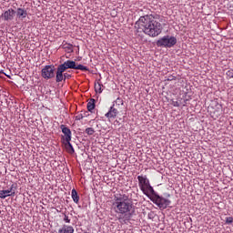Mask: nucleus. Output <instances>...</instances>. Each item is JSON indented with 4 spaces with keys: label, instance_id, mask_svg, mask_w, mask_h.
Segmentation results:
<instances>
[{
    "label": "nucleus",
    "instance_id": "obj_1",
    "mask_svg": "<svg viewBox=\"0 0 233 233\" xmlns=\"http://www.w3.org/2000/svg\"><path fill=\"white\" fill-rule=\"evenodd\" d=\"M112 210L116 213L122 221H130L136 212L134 203L127 194H116L113 199Z\"/></svg>",
    "mask_w": 233,
    "mask_h": 233
},
{
    "label": "nucleus",
    "instance_id": "obj_2",
    "mask_svg": "<svg viewBox=\"0 0 233 233\" xmlns=\"http://www.w3.org/2000/svg\"><path fill=\"white\" fill-rule=\"evenodd\" d=\"M135 28H137V32H144L149 37H157L163 30L161 23L157 22L153 15L140 16L135 24Z\"/></svg>",
    "mask_w": 233,
    "mask_h": 233
},
{
    "label": "nucleus",
    "instance_id": "obj_3",
    "mask_svg": "<svg viewBox=\"0 0 233 233\" xmlns=\"http://www.w3.org/2000/svg\"><path fill=\"white\" fill-rule=\"evenodd\" d=\"M69 68L72 70H81L82 72H88L89 70L87 66L81 64L77 65L76 61L66 60L63 64L59 65L56 68V83H61V81H63V74H65V72H66V70H68Z\"/></svg>",
    "mask_w": 233,
    "mask_h": 233
},
{
    "label": "nucleus",
    "instance_id": "obj_4",
    "mask_svg": "<svg viewBox=\"0 0 233 233\" xmlns=\"http://www.w3.org/2000/svg\"><path fill=\"white\" fill-rule=\"evenodd\" d=\"M138 179V187L140 190L147 196L150 198V194H156L154 187L150 185V180L147 177V175H140L137 177Z\"/></svg>",
    "mask_w": 233,
    "mask_h": 233
},
{
    "label": "nucleus",
    "instance_id": "obj_5",
    "mask_svg": "<svg viewBox=\"0 0 233 233\" xmlns=\"http://www.w3.org/2000/svg\"><path fill=\"white\" fill-rule=\"evenodd\" d=\"M176 43H177V39L175 36L166 35L157 41V46L172 48Z\"/></svg>",
    "mask_w": 233,
    "mask_h": 233
},
{
    "label": "nucleus",
    "instance_id": "obj_6",
    "mask_svg": "<svg viewBox=\"0 0 233 233\" xmlns=\"http://www.w3.org/2000/svg\"><path fill=\"white\" fill-rule=\"evenodd\" d=\"M150 200L155 203V205L157 206L158 208H167L168 205H170L171 201L169 199H167L163 197H159V195L155 194L152 198H150Z\"/></svg>",
    "mask_w": 233,
    "mask_h": 233
},
{
    "label": "nucleus",
    "instance_id": "obj_7",
    "mask_svg": "<svg viewBox=\"0 0 233 233\" xmlns=\"http://www.w3.org/2000/svg\"><path fill=\"white\" fill-rule=\"evenodd\" d=\"M56 66L53 65L50 66H46L42 71H41V76L44 79H52L53 77H56Z\"/></svg>",
    "mask_w": 233,
    "mask_h": 233
},
{
    "label": "nucleus",
    "instance_id": "obj_8",
    "mask_svg": "<svg viewBox=\"0 0 233 233\" xmlns=\"http://www.w3.org/2000/svg\"><path fill=\"white\" fill-rule=\"evenodd\" d=\"M60 129L64 136L61 137L62 143H65L66 141H72V131L70 128L66 127L65 125H60Z\"/></svg>",
    "mask_w": 233,
    "mask_h": 233
},
{
    "label": "nucleus",
    "instance_id": "obj_9",
    "mask_svg": "<svg viewBox=\"0 0 233 233\" xmlns=\"http://www.w3.org/2000/svg\"><path fill=\"white\" fill-rule=\"evenodd\" d=\"M15 184H12L9 189L0 190V198L6 199L10 196H15Z\"/></svg>",
    "mask_w": 233,
    "mask_h": 233
},
{
    "label": "nucleus",
    "instance_id": "obj_10",
    "mask_svg": "<svg viewBox=\"0 0 233 233\" xmlns=\"http://www.w3.org/2000/svg\"><path fill=\"white\" fill-rule=\"evenodd\" d=\"M15 15V11L14 9H8L4 14H2V19L4 21H12Z\"/></svg>",
    "mask_w": 233,
    "mask_h": 233
},
{
    "label": "nucleus",
    "instance_id": "obj_11",
    "mask_svg": "<svg viewBox=\"0 0 233 233\" xmlns=\"http://www.w3.org/2000/svg\"><path fill=\"white\" fill-rule=\"evenodd\" d=\"M117 114H119V112L113 106L109 108L108 112L106 114V117H107V119H116V117H117Z\"/></svg>",
    "mask_w": 233,
    "mask_h": 233
},
{
    "label": "nucleus",
    "instance_id": "obj_12",
    "mask_svg": "<svg viewBox=\"0 0 233 233\" xmlns=\"http://www.w3.org/2000/svg\"><path fill=\"white\" fill-rule=\"evenodd\" d=\"M58 233H74V227L64 224L59 229Z\"/></svg>",
    "mask_w": 233,
    "mask_h": 233
},
{
    "label": "nucleus",
    "instance_id": "obj_13",
    "mask_svg": "<svg viewBox=\"0 0 233 233\" xmlns=\"http://www.w3.org/2000/svg\"><path fill=\"white\" fill-rule=\"evenodd\" d=\"M62 48L67 53L72 54L74 52V46L68 43L62 44Z\"/></svg>",
    "mask_w": 233,
    "mask_h": 233
},
{
    "label": "nucleus",
    "instance_id": "obj_14",
    "mask_svg": "<svg viewBox=\"0 0 233 233\" xmlns=\"http://www.w3.org/2000/svg\"><path fill=\"white\" fill-rule=\"evenodd\" d=\"M63 145H65L67 152L69 154H74V152H76V150L74 149V147L72 146V143H70V141H66V142H62Z\"/></svg>",
    "mask_w": 233,
    "mask_h": 233
},
{
    "label": "nucleus",
    "instance_id": "obj_15",
    "mask_svg": "<svg viewBox=\"0 0 233 233\" xmlns=\"http://www.w3.org/2000/svg\"><path fill=\"white\" fill-rule=\"evenodd\" d=\"M16 15H17V17H22V19H25L26 17V15H28V12H26V10H25L23 8H18L16 10Z\"/></svg>",
    "mask_w": 233,
    "mask_h": 233
},
{
    "label": "nucleus",
    "instance_id": "obj_16",
    "mask_svg": "<svg viewBox=\"0 0 233 233\" xmlns=\"http://www.w3.org/2000/svg\"><path fill=\"white\" fill-rule=\"evenodd\" d=\"M71 198L74 201V203H76L77 205V203H79V195L77 194V191L73 188L71 191Z\"/></svg>",
    "mask_w": 233,
    "mask_h": 233
},
{
    "label": "nucleus",
    "instance_id": "obj_17",
    "mask_svg": "<svg viewBox=\"0 0 233 233\" xmlns=\"http://www.w3.org/2000/svg\"><path fill=\"white\" fill-rule=\"evenodd\" d=\"M103 88H104L103 84H101L99 82L95 83V92L96 94H102L103 93Z\"/></svg>",
    "mask_w": 233,
    "mask_h": 233
},
{
    "label": "nucleus",
    "instance_id": "obj_18",
    "mask_svg": "<svg viewBox=\"0 0 233 233\" xmlns=\"http://www.w3.org/2000/svg\"><path fill=\"white\" fill-rule=\"evenodd\" d=\"M96 108V99L91 98L90 101L87 103V110L88 112H92Z\"/></svg>",
    "mask_w": 233,
    "mask_h": 233
},
{
    "label": "nucleus",
    "instance_id": "obj_19",
    "mask_svg": "<svg viewBox=\"0 0 233 233\" xmlns=\"http://www.w3.org/2000/svg\"><path fill=\"white\" fill-rule=\"evenodd\" d=\"M95 133H96V130H94L93 127H87L86 129V134H87V136H94Z\"/></svg>",
    "mask_w": 233,
    "mask_h": 233
},
{
    "label": "nucleus",
    "instance_id": "obj_20",
    "mask_svg": "<svg viewBox=\"0 0 233 233\" xmlns=\"http://www.w3.org/2000/svg\"><path fill=\"white\" fill-rule=\"evenodd\" d=\"M70 77H72V76L68 73L63 74V81H66V79H70Z\"/></svg>",
    "mask_w": 233,
    "mask_h": 233
},
{
    "label": "nucleus",
    "instance_id": "obj_21",
    "mask_svg": "<svg viewBox=\"0 0 233 233\" xmlns=\"http://www.w3.org/2000/svg\"><path fill=\"white\" fill-rule=\"evenodd\" d=\"M83 117H85L84 114H78L76 116V121H81V119H83Z\"/></svg>",
    "mask_w": 233,
    "mask_h": 233
},
{
    "label": "nucleus",
    "instance_id": "obj_22",
    "mask_svg": "<svg viewBox=\"0 0 233 233\" xmlns=\"http://www.w3.org/2000/svg\"><path fill=\"white\" fill-rule=\"evenodd\" d=\"M226 223H227L228 225L232 224V223H233V218H232V217H228V218H226Z\"/></svg>",
    "mask_w": 233,
    "mask_h": 233
},
{
    "label": "nucleus",
    "instance_id": "obj_23",
    "mask_svg": "<svg viewBox=\"0 0 233 233\" xmlns=\"http://www.w3.org/2000/svg\"><path fill=\"white\" fill-rule=\"evenodd\" d=\"M115 103L116 105H124L123 99L121 97H117Z\"/></svg>",
    "mask_w": 233,
    "mask_h": 233
},
{
    "label": "nucleus",
    "instance_id": "obj_24",
    "mask_svg": "<svg viewBox=\"0 0 233 233\" xmlns=\"http://www.w3.org/2000/svg\"><path fill=\"white\" fill-rule=\"evenodd\" d=\"M65 223H70V218L66 214H64V218H63Z\"/></svg>",
    "mask_w": 233,
    "mask_h": 233
},
{
    "label": "nucleus",
    "instance_id": "obj_25",
    "mask_svg": "<svg viewBox=\"0 0 233 233\" xmlns=\"http://www.w3.org/2000/svg\"><path fill=\"white\" fill-rule=\"evenodd\" d=\"M226 76H228V77H229V79H232V78H233V71L228 70V71L226 73Z\"/></svg>",
    "mask_w": 233,
    "mask_h": 233
},
{
    "label": "nucleus",
    "instance_id": "obj_26",
    "mask_svg": "<svg viewBox=\"0 0 233 233\" xmlns=\"http://www.w3.org/2000/svg\"><path fill=\"white\" fill-rule=\"evenodd\" d=\"M172 105H173V106H180L181 105L179 104V102H177V101H173L172 102Z\"/></svg>",
    "mask_w": 233,
    "mask_h": 233
},
{
    "label": "nucleus",
    "instance_id": "obj_27",
    "mask_svg": "<svg viewBox=\"0 0 233 233\" xmlns=\"http://www.w3.org/2000/svg\"><path fill=\"white\" fill-rule=\"evenodd\" d=\"M173 78H168V81H172Z\"/></svg>",
    "mask_w": 233,
    "mask_h": 233
}]
</instances>
